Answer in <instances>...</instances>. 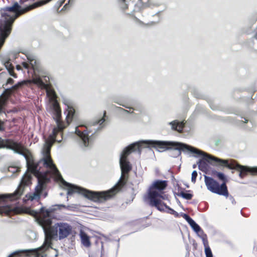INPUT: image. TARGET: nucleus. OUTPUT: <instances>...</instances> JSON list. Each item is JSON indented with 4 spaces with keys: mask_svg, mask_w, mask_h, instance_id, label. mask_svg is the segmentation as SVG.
Listing matches in <instances>:
<instances>
[{
    "mask_svg": "<svg viewBox=\"0 0 257 257\" xmlns=\"http://www.w3.org/2000/svg\"><path fill=\"white\" fill-rule=\"evenodd\" d=\"M143 145H150L156 148L157 151L160 152H164L169 149H174L177 151V155H180L181 154V151L184 152L188 151L196 154V156H203L205 158V160L208 162H210L211 161H213L218 163L221 166L226 167V160H223L213 157L195 148L183 143L161 141H143L130 145L123 151L119 159L121 177L118 183L112 188L104 192H92L64 182L68 187V194H72L74 192H78L79 194L83 195L85 197L93 201L98 202H102L110 199L119 191L121 187L124 185V183L123 182V180L125 179V175L132 170V166L127 159V156L132 152L136 151L137 150L140 154L141 147Z\"/></svg>",
    "mask_w": 257,
    "mask_h": 257,
    "instance_id": "nucleus-1",
    "label": "nucleus"
},
{
    "mask_svg": "<svg viewBox=\"0 0 257 257\" xmlns=\"http://www.w3.org/2000/svg\"><path fill=\"white\" fill-rule=\"evenodd\" d=\"M51 211L45 209L43 207L41 208L39 213L35 217L38 223L41 225L45 233V240L43 245L37 248L21 250L16 251L9 257H13L14 254H18L20 252H25L27 255H33L35 257H44L46 254L44 252L52 247L53 240H59L66 238L72 231V227L65 222H57L51 226L52 220L50 218Z\"/></svg>",
    "mask_w": 257,
    "mask_h": 257,
    "instance_id": "nucleus-2",
    "label": "nucleus"
},
{
    "mask_svg": "<svg viewBox=\"0 0 257 257\" xmlns=\"http://www.w3.org/2000/svg\"><path fill=\"white\" fill-rule=\"evenodd\" d=\"M46 146V141H45V144L44 145L43 150V158L39 161V163H36L33 160L32 157L31 156L30 153L29 151L26 148H24L25 153H19L20 155L24 156L27 162V166L28 168V171L31 172V173L33 174L35 176L38 178V184L36 186L35 189V191L33 192L29 193L25 196L24 198V201H33L34 200L38 201L40 198L41 194L43 191V180L40 179V176H42V173L40 172V169L38 168L39 165L40 163H42L44 166L46 168L49 170L50 172L55 176L56 178L61 181L62 184L64 185V187L67 190V194L68 195V186L64 182H66L65 181L63 180L60 173L59 172L58 170L56 168V166L54 164L52 160L50 157V152L52 146L50 147L49 151L48 153V155L50 160V163H48L47 164H45L44 160L45 159L46 155V149L45 148ZM75 192H74L75 193ZM78 193V192H77ZM73 193L70 194V195L73 194ZM70 195V194H69Z\"/></svg>",
    "mask_w": 257,
    "mask_h": 257,
    "instance_id": "nucleus-3",
    "label": "nucleus"
},
{
    "mask_svg": "<svg viewBox=\"0 0 257 257\" xmlns=\"http://www.w3.org/2000/svg\"><path fill=\"white\" fill-rule=\"evenodd\" d=\"M51 1L46 0L38 2L25 9H21L20 6L16 2L12 6L2 9L1 10L2 17L0 19V49L3 45L6 38L11 32L13 22L19 15L46 4Z\"/></svg>",
    "mask_w": 257,
    "mask_h": 257,
    "instance_id": "nucleus-4",
    "label": "nucleus"
},
{
    "mask_svg": "<svg viewBox=\"0 0 257 257\" xmlns=\"http://www.w3.org/2000/svg\"><path fill=\"white\" fill-rule=\"evenodd\" d=\"M32 176L26 172L22 177L17 189L14 193L5 195H0V214L5 213L9 215L11 212L16 213H26L32 216H36L37 211L26 207H14L7 204L8 200H14L19 198L23 194L26 187L31 184Z\"/></svg>",
    "mask_w": 257,
    "mask_h": 257,
    "instance_id": "nucleus-5",
    "label": "nucleus"
},
{
    "mask_svg": "<svg viewBox=\"0 0 257 257\" xmlns=\"http://www.w3.org/2000/svg\"><path fill=\"white\" fill-rule=\"evenodd\" d=\"M32 82L38 85L42 88H45L47 89V94L50 96L51 100H52V106H53V118L55 120L56 123V126L53 128V133L50 135L46 140V156L44 160L45 164H47L48 163H50V159L48 155V153L49 151L50 147L52 146L53 143L55 141H58L60 142L61 140H57L55 138L56 135L61 133L63 130L66 127L65 124L61 121L60 118L61 115V110L59 106V104L55 99L56 94L54 91L50 90L48 88V85L45 84L42 80L39 77H35L33 79Z\"/></svg>",
    "mask_w": 257,
    "mask_h": 257,
    "instance_id": "nucleus-6",
    "label": "nucleus"
},
{
    "mask_svg": "<svg viewBox=\"0 0 257 257\" xmlns=\"http://www.w3.org/2000/svg\"><path fill=\"white\" fill-rule=\"evenodd\" d=\"M166 181L156 180L151 185L147 195L144 197L151 206L155 207L159 210H163L166 204L164 201H169L168 196L164 194L163 190L167 187Z\"/></svg>",
    "mask_w": 257,
    "mask_h": 257,
    "instance_id": "nucleus-7",
    "label": "nucleus"
},
{
    "mask_svg": "<svg viewBox=\"0 0 257 257\" xmlns=\"http://www.w3.org/2000/svg\"><path fill=\"white\" fill-rule=\"evenodd\" d=\"M11 89H7L6 91L9 92V94L7 95L3 94L0 96V112L1 111L3 106L4 105L10 92ZM6 148L14 151L16 153H25L24 147L21 144L14 142L10 139H3L0 138V149Z\"/></svg>",
    "mask_w": 257,
    "mask_h": 257,
    "instance_id": "nucleus-8",
    "label": "nucleus"
},
{
    "mask_svg": "<svg viewBox=\"0 0 257 257\" xmlns=\"http://www.w3.org/2000/svg\"><path fill=\"white\" fill-rule=\"evenodd\" d=\"M204 182L207 189L211 192L225 197L228 196V192L225 183L220 185L216 181L206 176H204Z\"/></svg>",
    "mask_w": 257,
    "mask_h": 257,
    "instance_id": "nucleus-9",
    "label": "nucleus"
},
{
    "mask_svg": "<svg viewBox=\"0 0 257 257\" xmlns=\"http://www.w3.org/2000/svg\"><path fill=\"white\" fill-rule=\"evenodd\" d=\"M0 59L2 63L5 66L10 75L16 78L17 77L16 74L13 71L14 67L10 62L11 59L10 57L7 56H0Z\"/></svg>",
    "mask_w": 257,
    "mask_h": 257,
    "instance_id": "nucleus-10",
    "label": "nucleus"
},
{
    "mask_svg": "<svg viewBox=\"0 0 257 257\" xmlns=\"http://www.w3.org/2000/svg\"><path fill=\"white\" fill-rule=\"evenodd\" d=\"M75 133L81 139L84 147H88L91 144V141L89 138L88 134L84 133V132H81L77 127L76 128Z\"/></svg>",
    "mask_w": 257,
    "mask_h": 257,
    "instance_id": "nucleus-11",
    "label": "nucleus"
},
{
    "mask_svg": "<svg viewBox=\"0 0 257 257\" xmlns=\"http://www.w3.org/2000/svg\"><path fill=\"white\" fill-rule=\"evenodd\" d=\"M79 237L83 246L86 247H89L91 246L90 237L84 230H80Z\"/></svg>",
    "mask_w": 257,
    "mask_h": 257,
    "instance_id": "nucleus-12",
    "label": "nucleus"
},
{
    "mask_svg": "<svg viewBox=\"0 0 257 257\" xmlns=\"http://www.w3.org/2000/svg\"><path fill=\"white\" fill-rule=\"evenodd\" d=\"M172 125L173 129L181 132L184 127V123L183 122H178L177 121H173L170 123Z\"/></svg>",
    "mask_w": 257,
    "mask_h": 257,
    "instance_id": "nucleus-13",
    "label": "nucleus"
},
{
    "mask_svg": "<svg viewBox=\"0 0 257 257\" xmlns=\"http://www.w3.org/2000/svg\"><path fill=\"white\" fill-rule=\"evenodd\" d=\"M75 112L74 109L72 107L68 106L67 114L66 117L67 123L68 124L72 120Z\"/></svg>",
    "mask_w": 257,
    "mask_h": 257,
    "instance_id": "nucleus-14",
    "label": "nucleus"
},
{
    "mask_svg": "<svg viewBox=\"0 0 257 257\" xmlns=\"http://www.w3.org/2000/svg\"><path fill=\"white\" fill-rule=\"evenodd\" d=\"M189 224L192 228L194 230V231L196 232L198 235L200 233L203 234V230L193 219L190 222H189Z\"/></svg>",
    "mask_w": 257,
    "mask_h": 257,
    "instance_id": "nucleus-15",
    "label": "nucleus"
},
{
    "mask_svg": "<svg viewBox=\"0 0 257 257\" xmlns=\"http://www.w3.org/2000/svg\"><path fill=\"white\" fill-rule=\"evenodd\" d=\"M199 169L202 172H205L208 170V165L204 159L200 160L198 163Z\"/></svg>",
    "mask_w": 257,
    "mask_h": 257,
    "instance_id": "nucleus-16",
    "label": "nucleus"
},
{
    "mask_svg": "<svg viewBox=\"0 0 257 257\" xmlns=\"http://www.w3.org/2000/svg\"><path fill=\"white\" fill-rule=\"evenodd\" d=\"M26 56L33 68L35 69L37 63L35 57L31 54H27Z\"/></svg>",
    "mask_w": 257,
    "mask_h": 257,
    "instance_id": "nucleus-17",
    "label": "nucleus"
},
{
    "mask_svg": "<svg viewBox=\"0 0 257 257\" xmlns=\"http://www.w3.org/2000/svg\"><path fill=\"white\" fill-rule=\"evenodd\" d=\"M166 204V203H165ZM160 211H167L168 213H170L171 214H174L175 215H177L178 213L174 210L173 209L170 208L167 204H166V206H164L163 210H160Z\"/></svg>",
    "mask_w": 257,
    "mask_h": 257,
    "instance_id": "nucleus-18",
    "label": "nucleus"
},
{
    "mask_svg": "<svg viewBox=\"0 0 257 257\" xmlns=\"http://www.w3.org/2000/svg\"><path fill=\"white\" fill-rule=\"evenodd\" d=\"M199 235L200 236V237L201 238V239L202 240V241H203V243L205 246V248H206V247H209L208 244V241L207 240L206 235L205 234H204V232H203V234H202V233L199 234Z\"/></svg>",
    "mask_w": 257,
    "mask_h": 257,
    "instance_id": "nucleus-19",
    "label": "nucleus"
},
{
    "mask_svg": "<svg viewBox=\"0 0 257 257\" xmlns=\"http://www.w3.org/2000/svg\"><path fill=\"white\" fill-rule=\"evenodd\" d=\"M179 196L187 200L191 199L193 196L192 194H191L185 193L183 192H181L179 194Z\"/></svg>",
    "mask_w": 257,
    "mask_h": 257,
    "instance_id": "nucleus-20",
    "label": "nucleus"
},
{
    "mask_svg": "<svg viewBox=\"0 0 257 257\" xmlns=\"http://www.w3.org/2000/svg\"><path fill=\"white\" fill-rule=\"evenodd\" d=\"M8 171L13 173H15L20 171V169L17 167L10 166L8 167Z\"/></svg>",
    "mask_w": 257,
    "mask_h": 257,
    "instance_id": "nucleus-21",
    "label": "nucleus"
},
{
    "mask_svg": "<svg viewBox=\"0 0 257 257\" xmlns=\"http://www.w3.org/2000/svg\"><path fill=\"white\" fill-rule=\"evenodd\" d=\"M205 253L206 257H213L211 250L209 247L205 248Z\"/></svg>",
    "mask_w": 257,
    "mask_h": 257,
    "instance_id": "nucleus-22",
    "label": "nucleus"
},
{
    "mask_svg": "<svg viewBox=\"0 0 257 257\" xmlns=\"http://www.w3.org/2000/svg\"><path fill=\"white\" fill-rule=\"evenodd\" d=\"M197 176V172L196 171H193L191 175V181L195 183Z\"/></svg>",
    "mask_w": 257,
    "mask_h": 257,
    "instance_id": "nucleus-23",
    "label": "nucleus"
},
{
    "mask_svg": "<svg viewBox=\"0 0 257 257\" xmlns=\"http://www.w3.org/2000/svg\"><path fill=\"white\" fill-rule=\"evenodd\" d=\"M216 176H217V177L220 180L224 181L225 180V179H226L225 177L222 173L216 172Z\"/></svg>",
    "mask_w": 257,
    "mask_h": 257,
    "instance_id": "nucleus-24",
    "label": "nucleus"
},
{
    "mask_svg": "<svg viewBox=\"0 0 257 257\" xmlns=\"http://www.w3.org/2000/svg\"><path fill=\"white\" fill-rule=\"evenodd\" d=\"M119 3L120 7L122 9L125 10L127 8L126 4L124 3V0H119Z\"/></svg>",
    "mask_w": 257,
    "mask_h": 257,
    "instance_id": "nucleus-25",
    "label": "nucleus"
},
{
    "mask_svg": "<svg viewBox=\"0 0 257 257\" xmlns=\"http://www.w3.org/2000/svg\"><path fill=\"white\" fill-rule=\"evenodd\" d=\"M183 217L188 222V223H189V222H190L192 220V219L186 214H184L183 215Z\"/></svg>",
    "mask_w": 257,
    "mask_h": 257,
    "instance_id": "nucleus-26",
    "label": "nucleus"
},
{
    "mask_svg": "<svg viewBox=\"0 0 257 257\" xmlns=\"http://www.w3.org/2000/svg\"><path fill=\"white\" fill-rule=\"evenodd\" d=\"M4 122L0 120V131H4L5 130V128L4 126Z\"/></svg>",
    "mask_w": 257,
    "mask_h": 257,
    "instance_id": "nucleus-27",
    "label": "nucleus"
},
{
    "mask_svg": "<svg viewBox=\"0 0 257 257\" xmlns=\"http://www.w3.org/2000/svg\"><path fill=\"white\" fill-rule=\"evenodd\" d=\"M23 83V82L19 83L18 84L13 86L12 87L11 89H17L20 86L22 85Z\"/></svg>",
    "mask_w": 257,
    "mask_h": 257,
    "instance_id": "nucleus-28",
    "label": "nucleus"
},
{
    "mask_svg": "<svg viewBox=\"0 0 257 257\" xmlns=\"http://www.w3.org/2000/svg\"><path fill=\"white\" fill-rule=\"evenodd\" d=\"M104 121H105V119L103 118H102L99 119L98 120V121L96 122V123H99V125H101L104 122Z\"/></svg>",
    "mask_w": 257,
    "mask_h": 257,
    "instance_id": "nucleus-29",
    "label": "nucleus"
},
{
    "mask_svg": "<svg viewBox=\"0 0 257 257\" xmlns=\"http://www.w3.org/2000/svg\"><path fill=\"white\" fill-rule=\"evenodd\" d=\"M14 82V80L12 78H9L8 80H7V84H12Z\"/></svg>",
    "mask_w": 257,
    "mask_h": 257,
    "instance_id": "nucleus-30",
    "label": "nucleus"
},
{
    "mask_svg": "<svg viewBox=\"0 0 257 257\" xmlns=\"http://www.w3.org/2000/svg\"><path fill=\"white\" fill-rule=\"evenodd\" d=\"M22 65L23 67L26 69H28L29 68V64L26 62H23Z\"/></svg>",
    "mask_w": 257,
    "mask_h": 257,
    "instance_id": "nucleus-31",
    "label": "nucleus"
},
{
    "mask_svg": "<svg viewBox=\"0 0 257 257\" xmlns=\"http://www.w3.org/2000/svg\"><path fill=\"white\" fill-rule=\"evenodd\" d=\"M44 78H45V80L46 81H47V79H48V80H49V77H47V76H45V77H44Z\"/></svg>",
    "mask_w": 257,
    "mask_h": 257,
    "instance_id": "nucleus-32",
    "label": "nucleus"
},
{
    "mask_svg": "<svg viewBox=\"0 0 257 257\" xmlns=\"http://www.w3.org/2000/svg\"><path fill=\"white\" fill-rule=\"evenodd\" d=\"M20 68H21V66L20 65H17V69L18 70H20Z\"/></svg>",
    "mask_w": 257,
    "mask_h": 257,
    "instance_id": "nucleus-33",
    "label": "nucleus"
},
{
    "mask_svg": "<svg viewBox=\"0 0 257 257\" xmlns=\"http://www.w3.org/2000/svg\"><path fill=\"white\" fill-rule=\"evenodd\" d=\"M244 122H245V123H246V122H247V121H248V120H247L246 119H245V118H244Z\"/></svg>",
    "mask_w": 257,
    "mask_h": 257,
    "instance_id": "nucleus-34",
    "label": "nucleus"
}]
</instances>
